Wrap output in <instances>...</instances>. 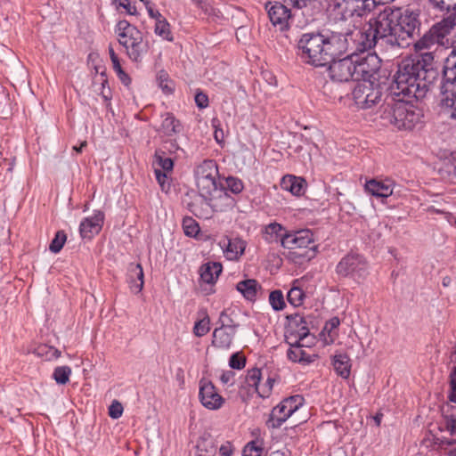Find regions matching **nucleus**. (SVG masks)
<instances>
[{
	"mask_svg": "<svg viewBox=\"0 0 456 456\" xmlns=\"http://www.w3.org/2000/svg\"><path fill=\"white\" fill-rule=\"evenodd\" d=\"M441 107L450 118L456 120V97L442 96Z\"/></svg>",
	"mask_w": 456,
	"mask_h": 456,
	"instance_id": "49",
	"label": "nucleus"
},
{
	"mask_svg": "<svg viewBox=\"0 0 456 456\" xmlns=\"http://www.w3.org/2000/svg\"><path fill=\"white\" fill-rule=\"evenodd\" d=\"M123 413V406L121 403L114 400L109 407V415L112 419H118Z\"/></svg>",
	"mask_w": 456,
	"mask_h": 456,
	"instance_id": "63",
	"label": "nucleus"
},
{
	"mask_svg": "<svg viewBox=\"0 0 456 456\" xmlns=\"http://www.w3.org/2000/svg\"><path fill=\"white\" fill-rule=\"evenodd\" d=\"M155 175L161 190L167 192L171 185L168 181L167 173L162 172L160 169H155Z\"/></svg>",
	"mask_w": 456,
	"mask_h": 456,
	"instance_id": "58",
	"label": "nucleus"
},
{
	"mask_svg": "<svg viewBox=\"0 0 456 456\" xmlns=\"http://www.w3.org/2000/svg\"><path fill=\"white\" fill-rule=\"evenodd\" d=\"M281 186L293 195H300L303 191L302 183L294 175H287L282 178Z\"/></svg>",
	"mask_w": 456,
	"mask_h": 456,
	"instance_id": "44",
	"label": "nucleus"
},
{
	"mask_svg": "<svg viewBox=\"0 0 456 456\" xmlns=\"http://www.w3.org/2000/svg\"><path fill=\"white\" fill-rule=\"evenodd\" d=\"M127 281L130 289L134 293H139L143 288V270L140 264H130L128 267Z\"/></svg>",
	"mask_w": 456,
	"mask_h": 456,
	"instance_id": "27",
	"label": "nucleus"
},
{
	"mask_svg": "<svg viewBox=\"0 0 456 456\" xmlns=\"http://www.w3.org/2000/svg\"><path fill=\"white\" fill-rule=\"evenodd\" d=\"M419 11L407 7L403 12H399L398 21L396 22L398 47L404 48L410 45V40L419 32Z\"/></svg>",
	"mask_w": 456,
	"mask_h": 456,
	"instance_id": "7",
	"label": "nucleus"
},
{
	"mask_svg": "<svg viewBox=\"0 0 456 456\" xmlns=\"http://www.w3.org/2000/svg\"><path fill=\"white\" fill-rule=\"evenodd\" d=\"M66 240H67V235H66L65 232L58 231L55 233L54 238L53 239V240L50 243L49 249L53 253L60 252L61 250V248H63V246L66 242Z\"/></svg>",
	"mask_w": 456,
	"mask_h": 456,
	"instance_id": "50",
	"label": "nucleus"
},
{
	"mask_svg": "<svg viewBox=\"0 0 456 456\" xmlns=\"http://www.w3.org/2000/svg\"><path fill=\"white\" fill-rule=\"evenodd\" d=\"M158 150H164L165 155L167 153L174 154L177 152L178 151H182V149L179 147L177 142L175 140H166L163 142L161 146Z\"/></svg>",
	"mask_w": 456,
	"mask_h": 456,
	"instance_id": "61",
	"label": "nucleus"
},
{
	"mask_svg": "<svg viewBox=\"0 0 456 456\" xmlns=\"http://www.w3.org/2000/svg\"><path fill=\"white\" fill-rule=\"evenodd\" d=\"M332 365L336 373L343 379H348L351 373L350 359L346 354H337L333 356Z\"/></svg>",
	"mask_w": 456,
	"mask_h": 456,
	"instance_id": "31",
	"label": "nucleus"
},
{
	"mask_svg": "<svg viewBox=\"0 0 456 456\" xmlns=\"http://www.w3.org/2000/svg\"><path fill=\"white\" fill-rule=\"evenodd\" d=\"M265 9L273 25L279 26L281 30L289 28V20L291 18L290 9L280 2H268Z\"/></svg>",
	"mask_w": 456,
	"mask_h": 456,
	"instance_id": "14",
	"label": "nucleus"
},
{
	"mask_svg": "<svg viewBox=\"0 0 456 456\" xmlns=\"http://www.w3.org/2000/svg\"><path fill=\"white\" fill-rule=\"evenodd\" d=\"M291 347L288 350V358L295 362L310 363L314 362L315 355L309 354L303 349L304 345L299 341H289Z\"/></svg>",
	"mask_w": 456,
	"mask_h": 456,
	"instance_id": "24",
	"label": "nucleus"
},
{
	"mask_svg": "<svg viewBox=\"0 0 456 456\" xmlns=\"http://www.w3.org/2000/svg\"><path fill=\"white\" fill-rule=\"evenodd\" d=\"M372 16H375L374 22H372V46H384L387 49L398 46L396 22L399 18V11H395L388 6L383 10L373 7Z\"/></svg>",
	"mask_w": 456,
	"mask_h": 456,
	"instance_id": "4",
	"label": "nucleus"
},
{
	"mask_svg": "<svg viewBox=\"0 0 456 456\" xmlns=\"http://www.w3.org/2000/svg\"><path fill=\"white\" fill-rule=\"evenodd\" d=\"M357 32L332 34L330 37H326L327 46L330 48V61L348 50L349 40L354 43Z\"/></svg>",
	"mask_w": 456,
	"mask_h": 456,
	"instance_id": "13",
	"label": "nucleus"
},
{
	"mask_svg": "<svg viewBox=\"0 0 456 456\" xmlns=\"http://www.w3.org/2000/svg\"><path fill=\"white\" fill-rule=\"evenodd\" d=\"M370 0H351L353 9H352V17L354 19L359 18H367L369 14H370Z\"/></svg>",
	"mask_w": 456,
	"mask_h": 456,
	"instance_id": "41",
	"label": "nucleus"
},
{
	"mask_svg": "<svg viewBox=\"0 0 456 456\" xmlns=\"http://www.w3.org/2000/svg\"><path fill=\"white\" fill-rule=\"evenodd\" d=\"M210 204H212L215 212H222L227 208H232L234 200L232 198L227 190L222 186L209 196Z\"/></svg>",
	"mask_w": 456,
	"mask_h": 456,
	"instance_id": "22",
	"label": "nucleus"
},
{
	"mask_svg": "<svg viewBox=\"0 0 456 456\" xmlns=\"http://www.w3.org/2000/svg\"><path fill=\"white\" fill-rule=\"evenodd\" d=\"M444 428L452 436H456V416L444 415Z\"/></svg>",
	"mask_w": 456,
	"mask_h": 456,
	"instance_id": "62",
	"label": "nucleus"
},
{
	"mask_svg": "<svg viewBox=\"0 0 456 456\" xmlns=\"http://www.w3.org/2000/svg\"><path fill=\"white\" fill-rule=\"evenodd\" d=\"M398 101H395L391 95H387L384 102L375 111V120L379 119L382 126H394V118L397 110Z\"/></svg>",
	"mask_w": 456,
	"mask_h": 456,
	"instance_id": "17",
	"label": "nucleus"
},
{
	"mask_svg": "<svg viewBox=\"0 0 456 456\" xmlns=\"http://www.w3.org/2000/svg\"><path fill=\"white\" fill-rule=\"evenodd\" d=\"M288 332L289 333L287 336L289 341H292L294 338V341L302 342V340L309 335V329L305 319L297 314L292 318V322L289 325Z\"/></svg>",
	"mask_w": 456,
	"mask_h": 456,
	"instance_id": "21",
	"label": "nucleus"
},
{
	"mask_svg": "<svg viewBox=\"0 0 456 456\" xmlns=\"http://www.w3.org/2000/svg\"><path fill=\"white\" fill-rule=\"evenodd\" d=\"M155 163L160 167L162 172H172L174 168V160L171 157L165 155L164 150H156L154 154Z\"/></svg>",
	"mask_w": 456,
	"mask_h": 456,
	"instance_id": "43",
	"label": "nucleus"
},
{
	"mask_svg": "<svg viewBox=\"0 0 456 456\" xmlns=\"http://www.w3.org/2000/svg\"><path fill=\"white\" fill-rule=\"evenodd\" d=\"M246 359L240 353L232 354L229 360V365L232 369L241 370L245 367Z\"/></svg>",
	"mask_w": 456,
	"mask_h": 456,
	"instance_id": "59",
	"label": "nucleus"
},
{
	"mask_svg": "<svg viewBox=\"0 0 456 456\" xmlns=\"http://www.w3.org/2000/svg\"><path fill=\"white\" fill-rule=\"evenodd\" d=\"M339 319L338 317H333L329 320L321 333V336L323 337L324 343L327 345H330L334 343L338 337V329L339 326Z\"/></svg>",
	"mask_w": 456,
	"mask_h": 456,
	"instance_id": "35",
	"label": "nucleus"
},
{
	"mask_svg": "<svg viewBox=\"0 0 456 456\" xmlns=\"http://www.w3.org/2000/svg\"><path fill=\"white\" fill-rule=\"evenodd\" d=\"M37 351L38 354H45L47 360L57 359L61 355V352L58 349L45 345L39 346Z\"/></svg>",
	"mask_w": 456,
	"mask_h": 456,
	"instance_id": "60",
	"label": "nucleus"
},
{
	"mask_svg": "<svg viewBox=\"0 0 456 456\" xmlns=\"http://www.w3.org/2000/svg\"><path fill=\"white\" fill-rule=\"evenodd\" d=\"M199 195L209 198L220 186H218L216 180L208 179H196Z\"/></svg>",
	"mask_w": 456,
	"mask_h": 456,
	"instance_id": "40",
	"label": "nucleus"
},
{
	"mask_svg": "<svg viewBox=\"0 0 456 456\" xmlns=\"http://www.w3.org/2000/svg\"><path fill=\"white\" fill-rule=\"evenodd\" d=\"M199 397L201 404L212 411L220 409L224 403V399L210 381L200 380Z\"/></svg>",
	"mask_w": 456,
	"mask_h": 456,
	"instance_id": "11",
	"label": "nucleus"
},
{
	"mask_svg": "<svg viewBox=\"0 0 456 456\" xmlns=\"http://www.w3.org/2000/svg\"><path fill=\"white\" fill-rule=\"evenodd\" d=\"M438 78L437 69L424 66V62L411 55L398 64L394 94L407 100H421Z\"/></svg>",
	"mask_w": 456,
	"mask_h": 456,
	"instance_id": "1",
	"label": "nucleus"
},
{
	"mask_svg": "<svg viewBox=\"0 0 456 456\" xmlns=\"http://www.w3.org/2000/svg\"><path fill=\"white\" fill-rule=\"evenodd\" d=\"M283 248L293 250L296 257L310 260L315 256L313 233L309 230L286 232L281 238Z\"/></svg>",
	"mask_w": 456,
	"mask_h": 456,
	"instance_id": "6",
	"label": "nucleus"
},
{
	"mask_svg": "<svg viewBox=\"0 0 456 456\" xmlns=\"http://www.w3.org/2000/svg\"><path fill=\"white\" fill-rule=\"evenodd\" d=\"M433 9L450 12L445 18H453L456 26V0H428Z\"/></svg>",
	"mask_w": 456,
	"mask_h": 456,
	"instance_id": "37",
	"label": "nucleus"
},
{
	"mask_svg": "<svg viewBox=\"0 0 456 456\" xmlns=\"http://www.w3.org/2000/svg\"><path fill=\"white\" fill-rule=\"evenodd\" d=\"M261 379V370L259 369H252L248 370L246 376V382L249 387H254L258 393L260 390L258 385Z\"/></svg>",
	"mask_w": 456,
	"mask_h": 456,
	"instance_id": "55",
	"label": "nucleus"
},
{
	"mask_svg": "<svg viewBox=\"0 0 456 456\" xmlns=\"http://www.w3.org/2000/svg\"><path fill=\"white\" fill-rule=\"evenodd\" d=\"M71 369L69 366L56 367L53 373V378L59 385H65L69 381Z\"/></svg>",
	"mask_w": 456,
	"mask_h": 456,
	"instance_id": "47",
	"label": "nucleus"
},
{
	"mask_svg": "<svg viewBox=\"0 0 456 456\" xmlns=\"http://www.w3.org/2000/svg\"><path fill=\"white\" fill-rule=\"evenodd\" d=\"M291 5L297 9L309 8L317 12L322 9V0H289Z\"/></svg>",
	"mask_w": 456,
	"mask_h": 456,
	"instance_id": "46",
	"label": "nucleus"
},
{
	"mask_svg": "<svg viewBox=\"0 0 456 456\" xmlns=\"http://www.w3.org/2000/svg\"><path fill=\"white\" fill-rule=\"evenodd\" d=\"M455 28L453 18H443L435 23L419 40L413 44V57L424 62V66L435 68V54L448 48L449 36Z\"/></svg>",
	"mask_w": 456,
	"mask_h": 456,
	"instance_id": "2",
	"label": "nucleus"
},
{
	"mask_svg": "<svg viewBox=\"0 0 456 456\" xmlns=\"http://www.w3.org/2000/svg\"><path fill=\"white\" fill-rule=\"evenodd\" d=\"M269 302L275 311H281L285 307L283 294L281 290H273L269 295Z\"/></svg>",
	"mask_w": 456,
	"mask_h": 456,
	"instance_id": "52",
	"label": "nucleus"
},
{
	"mask_svg": "<svg viewBox=\"0 0 456 456\" xmlns=\"http://www.w3.org/2000/svg\"><path fill=\"white\" fill-rule=\"evenodd\" d=\"M104 214L101 210L94 212L92 217L85 218L79 225V232L84 239H92L98 234L103 225Z\"/></svg>",
	"mask_w": 456,
	"mask_h": 456,
	"instance_id": "16",
	"label": "nucleus"
},
{
	"mask_svg": "<svg viewBox=\"0 0 456 456\" xmlns=\"http://www.w3.org/2000/svg\"><path fill=\"white\" fill-rule=\"evenodd\" d=\"M390 72L387 69H382L381 67L377 69H372V90L374 89L375 81H377L376 86L380 89L388 87Z\"/></svg>",
	"mask_w": 456,
	"mask_h": 456,
	"instance_id": "39",
	"label": "nucleus"
},
{
	"mask_svg": "<svg viewBox=\"0 0 456 456\" xmlns=\"http://www.w3.org/2000/svg\"><path fill=\"white\" fill-rule=\"evenodd\" d=\"M367 261L359 254L350 253L345 256L337 265V273L344 277L367 273Z\"/></svg>",
	"mask_w": 456,
	"mask_h": 456,
	"instance_id": "10",
	"label": "nucleus"
},
{
	"mask_svg": "<svg viewBox=\"0 0 456 456\" xmlns=\"http://www.w3.org/2000/svg\"><path fill=\"white\" fill-rule=\"evenodd\" d=\"M189 209L195 216L206 220L210 219L215 213L209 199L201 195L195 197L189 204Z\"/></svg>",
	"mask_w": 456,
	"mask_h": 456,
	"instance_id": "20",
	"label": "nucleus"
},
{
	"mask_svg": "<svg viewBox=\"0 0 456 456\" xmlns=\"http://www.w3.org/2000/svg\"><path fill=\"white\" fill-rule=\"evenodd\" d=\"M412 100L403 97L398 100L397 110L394 118V126L395 128L411 131L420 122V110L411 104Z\"/></svg>",
	"mask_w": 456,
	"mask_h": 456,
	"instance_id": "8",
	"label": "nucleus"
},
{
	"mask_svg": "<svg viewBox=\"0 0 456 456\" xmlns=\"http://www.w3.org/2000/svg\"><path fill=\"white\" fill-rule=\"evenodd\" d=\"M157 81L165 94H171L173 92L174 83L169 79V76L165 70H160L158 73Z\"/></svg>",
	"mask_w": 456,
	"mask_h": 456,
	"instance_id": "48",
	"label": "nucleus"
},
{
	"mask_svg": "<svg viewBox=\"0 0 456 456\" xmlns=\"http://www.w3.org/2000/svg\"><path fill=\"white\" fill-rule=\"evenodd\" d=\"M444 76L446 81L444 85L442 96L456 97V47L453 48L446 60Z\"/></svg>",
	"mask_w": 456,
	"mask_h": 456,
	"instance_id": "15",
	"label": "nucleus"
},
{
	"mask_svg": "<svg viewBox=\"0 0 456 456\" xmlns=\"http://www.w3.org/2000/svg\"><path fill=\"white\" fill-rule=\"evenodd\" d=\"M210 330V318L206 309H201L198 312V320L193 326V334L196 337L201 338L208 334Z\"/></svg>",
	"mask_w": 456,
	"mask_h": 456,
	"instance_id": "34",
	"label": "nucleus"
},
{
	"mask_svg": "<svg viewBox=\"0 0 456 456\" xmlns=\"http://www.w3.org/2000/svg\"><path fill=\"white\" fill-rule=\"evenodd\" d=\"M217 441L209 434L202 436L197 444V455L216 456Z\"/></svg>",
	"mask_w": 456,
	"mask_h": 456,
	"instance_id": "29",
	"label": "nucleus"
},
{
	"mask_svg": "<svg viewBox=\"0 0 456 456\" xmlns=\"http://www.w3.org/2000/svg\"><path fill=\"white\" fill-rule=\"evenodd\" d=\"M394 182L391 179H372V198L385 203L386 200L393 194Z\"/></svg>",
	"mask_w": 456,
	"mask_h": 456,
	"instance_id": "23",
	"label": "nucleus"
},
{
	"mask_svg": "<svg viewBox=\"0 0 456 456\" xmlns=\"http://www.w3.org/2000/svg\"><path fill=\"white\" fill-rule=\"evenodd\" d=\"M237 290L240 291L245 298L255 300L257 289L260 288L258 282L253 279H248L238 282Z\"/></svg>",
	"mask_w": 456,
	"mask_h": 456,
	"instance_id": "36",
	"label": "nucleus"
},
{
	"mask_svg": "<svg viewBox=\"0 0 456 456\" xmlns=\"http://www.w3.org/2000/svg\"><path fill=\"white\" fill-rule=\"evenodd\" d=\"M183 228L184 233L188 236H195L200 232L198 224L191 217H186L183 220Z\"/></svg>",
	"mask_w": 456,
	"mask_h": 456,
	"instance_id": "56",
	"label": "nucleus"
},
{
	"mask_svg": "<svg viewBox=\"0 0 456 456\" xmlns=\"http://www.w3.org/2000/svg\"><path fill=\"white\" fill-rule=\"evenodd\" d=\"M301 59L313 66L322 67L330 63V48L326 37L319 32L304 33L297 41Z\"/></svg>",
	"mask_w": 456,
	"mask_h": 456,
	"instance_id": "5",
	"label": "nucleus"
},
{
	"mask_svg": "<svg viewBox=\"0 0 456 456\" xmlns=\"http://www.w3.org/2000/svg\"><path fill=\"white\" fill-rule=\"evenodd\" d=\"M217 166L214 160H204L195 170L196 179L216 180Z\"/></svg>",
	"mask_w": 456,
	"mask_h": 456,
	"instance_id": "32",
	"label": "nucleus"
},
{
	"mask_svg": "<svg viewBox=\"0 0 456 456\" xmlns=\"http://www.w3.org/2000/svg\"><path fill=\"white\" fill-rule=\"evenodd\" d=\"M115 32L118 41L124 48L135 37H140L142 31L126 20H119L116 26Z\"/></svg>",
	"mask_w": 456,
	"mask_h": 456,
	"instance_id": "18",
	"label": "nucleus"
},
{
	"mask_svg": "<svg viewBox=\"0 0 456 456\" xmlns=\"http://www.w3.org/2000/svg\"><path fill=\"white\" fill-rule=\"evenodd\" d=\"M217 323L219 324V328L232 330H236V329L239 327V324L233 321V319L231 317V314H228L227 310L221 312Z\"/></svg>",
	"mask_w": 456,
	"mask_h": 456,
	"instance_id": "51",
	"label": "nucleus"
},
{
	"mask_svg": "<svg viewBox=\"0 0 456 456\" xmlns=\"http://www.w3.org/2000/svg\"><path fill=\"white\" fill-rule=\"evenodd\" d=\"M354 19L355 26L362 27L359 29L354 39V51L351 53V59L354 63V80L362 81L365 83L370 82V62L369 58L370 56V14L365 18Z\"/></svg>",
	"mask_w": 456,
	"mask_h": 456,
	"instance_id": "3",
	"label": "nucleus"
},
{
	"mask_svg": "<svg viewBox=\"0 0 456 456\" xmlns=\"http://www.w3.org/2000/svg\"><path fill=\"white\" fill-rule=\"evenodd\" d=\"M329 66L330 78L337 82H347L354 79V63L351 54L340 60H332Z\"/></svg>",
	"mask_w": 456,
	"mask_h": 456,
	"instance_id": "12",
	"label": "nucleus"
},
{
	"mask_svg": "<svg viewBox=\"0 0 456 456\" xmlns=\"http://www.w3.org/2000/svg\"><path fill=\"white\" fill-rule=\"evenodd\" d=\"M154 32L167 41H173V36L170 30V25L166 18H162L156 21Z\"/></svg>",
	"mask_w": 456,
	"mask_h": 456,
	"instance_id": "45",
	"label": "nucleus"
},
{
	"mask_svg": "<svg viewBox=\"0 0 456 456\" xmlns=\"http://www.w3.org/2000/svg\"><path fill=\"white\" fill-rule=\"evenodd\" d=\"M200 9H201L207 15L218 18L221 12L215 8L207 0H191Z\"/></svg>",
	"mask_w": 456,
	"mask_h": 456,
	"instance_id": "53",
	"label": "nucleus"
},
{
	"mask_svg": "<svg viewBox=\"0 0 456 456\" xmlns=\"http://www.w3.org/2000/svg\"><path fill=\"white\" fill-rule=\"evenodd\" d=\"M236 330L216 328L213 331L212 345L216 347L228 349L232 344Z\"/></svg>",
	"mask_w": 456,
	"mask_h": 456,
	"instance_id": "25",
	"label": "nucleus"
},
{
	"mask_svg": "<svg viewBox=\"0 0 456 456\" xmlns=\"http://www.w3.org/2000/svg\"><path fill=\"white\" fill-rule=\"evenodd\" d=\"M262 452V445L257 441H251L245 445L242 456H261Z\"/></svg>",
	"mask_w": 456,
	"mask_h": 456,
	"instance_id": "54",
	"label": "nucleus"
},
{
	"mask_svg": "<svg viewBox=\"0 0 456 456\" xmlns=\"http://www.w3.org/2000/svg\"><path fill=\"white\" fill-rule=\"evenodd\" d=\"M450 387L451 392L449 395V399L456 403V367H453L451 374H450Z\"/></svg>",
	"mask_w": 456,
	"mask_h": 456,
	"instance_id": "64",
	"label": "nucleus"
},
{
	"mask_svg": "<svg viewBox=\"0 0 456 456\" xmlns=\"http://www.w3.org/2000/svg\"><path fill=\"white\" fill-rule=\"evenodd\" d=\"M224 254L229 260L238 259L245 251L246 242L241 239L235 238L228 240L224 245Z\"/></svg>",
	"mask_w": 456,
	"mask_h": 456,
	"instance_id": "33",
	"label": "nucleus"
},
{
	"mask_svg": "<svg viewBox=\"0 0 456 456\" xmlns=\"http://www.w3.org/2000/svg\"><path fill=\"white\" fill-rule=\"evenodd\" d=\"M305 297L304 290L299 287V281H294L291 289L287 294L289 303L293 306H299L303 304Z\"/></svg>",
	"mask_w": 456,
	"mask_h": 456,
	"instance_id": "38",
	"label": "nucleus"
},
{
	"mask_svg": "<svg viewBox=\"0 0 456 456\" xmlns=\"http://www.w3.org/2000/svg\"><path fill=\"white\" fill-rule=\"evenodd\" d=\"M304 403L305 399L300 395H291L283 399L272 410L267 423L273 428H280L283 422L304 405Z\"/></svg>",
	"mask_w": 456,
	"mask_h": 456,
	"instance_id": "9",
	"label": "nucleus"
},
{
	"mask_svg": "<svg viewBox=\"0 0 456 456\" xmlns=\"http://www.w3.org/2000/svg\"><path fill=\"white\" fill-rule=\"evenodd\" d=\"M282 225H281L278 223H272L265 226V239L268 242L277 241L278 240H281V236L286 232Z\"/></svg>",
	"mask_w": 456,
	"mask_h": 456,
	"instance_id": "42",
	"label": "nucleus"
},
{
	"mask_svg": "<svg viewBox=\"0 0 456 456\" xmlns=\"http://www.w3.org/2000/svg\"><path fill=\"white\" fill-rule=\"evenodd\" d=\"M352 94L354 103L359 108H369V97L370 96V82L365 83L358 81V84L354 88Z\"/></svg>",
	"mask_w": 456,
	"mask_h": 456,
	"instance_id": "26",
	"label": "nucleus"
},
{
	"mask_svg": "<svg viewBox=\"0 0 456 456\" xmlns=\"http://www.w3.org/2000/svg\"><path fill=\"white\" fill-rule=\"evenodd\" d=\"M222 265L217 262H208L200 268V276L202 281L212 284L216 281L222 273Z\"/></svg>",
	"mask_w": 456,
	"mask_h": 456,
	"instance_id": "28",
	"label": "nucleus"
},
{
	"mask_svg": "<svg viewBox=\"0 0 456 456\" xmlns=\"http://www.w3.org/2000/svg\"><path fill=\"white\" fill-rule=\"evenodd\" d=\"M149 43L144 40L142 33L140 37H135L132 40L126 47V53L128 58L134 62L142 61V58L147 54L149 51Z\"/></svg>",
	"mask_w": 456,
	"mask_h": 456,
	"instance_id": "19",
	"label": "nucleus"
},
{
	"mask_svg": "<svg viewBox=\"0 0 456 456\" xmlns=\"http://www.w3.org/2000/svg\"><path fill=\"white\" fill-rule=\"evenodd\" d=\"M183 125L172 113H166L163 116V120L159 131L166 136H173L180 134L183 131Z\"/></svg>",
	"mask_w": 456,
	"mask_h": 456,
	"instance_id": "30",
	"label": "nucleus"
},
{
	"mask_svg": "<svg viewBox=\"0 0 456 456\" xmlns=\"http://www.w3.org/2000/svg\"><path fill=\"white\" fill-rule=\"evenodd\" d=\"M244 188L243 183L241 180L235 177H228L226 179V190L232 191L234 194H238L242 191Z\"/></svg>",
	"mask_w": 456,
	"mask_h": 456,
	"instance_id": "57",
	"label": "nucleus"
}]
</instances>
